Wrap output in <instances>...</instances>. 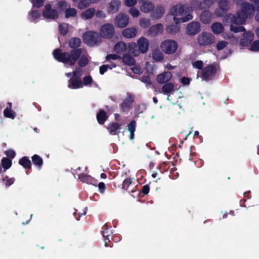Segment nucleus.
Instances as JSON below:
<instances>
[{"mask_svg":"<svg viewBox=\"0 0 259 259\" xmlns=\"http://www.w3.org/2000/svg\"><path fill=\"white\" fill-rule=\"evenodd\" d=\"M85 66H78L74 70L73 77L68 80V87L70 89H77L83 86L92 87L94 81L90 74L85 70Z\"/></svg>","mask_w":259,"mask_h":259,"instance_id":"nucleus-1","label":"nucleus"},{"mask_svg":"<svg viewBox=\"0 0 259 259\" xmlns=\"http://www.w3.org/2000/svg\"><path fill=\"white\" fill-rule=\"evenodd\" d=\"M240 8L241 10L237 11L235 15H228V19L232 23L241 25L245 22L248 16L253 14V9L248 3H242Z\"/></svg>","mask_w":259,"mask_h":259,"instance_id":"nucleus-2","label":"nucleus"},{"mask_svg":"<svg viewBox=\"0 0 259 259\" xmlns=\"http://www.w3.org/2000/svg\"><path fill=\"white\" fill-rule=\"evenodd\" d=\"M81 55V49H75L72 50L70 53H63L60 49H56L53 52V55L57 60L66 63L69 62L74 64Z\"/></svg>","mask_w":259,"mask_h":259,"instance_id":"nucleus-3","label":"nucleus"},{"mask_svg":"<svg viewBox=\"0 0 259 259\" xmlns=\"http://www.w3.org/2000/svg\"><path fill=\"white\" fill-rule=\"evenodd\" d=\"M135 42H131L128 45L131 52L135 56H138L140 53L145 54L149 49V42L147 38L144 36L140 37Z\"/></svg>","mask_w":259,"mask_h":259,"instance_id":"nucleus-4","label":"nucleus"},{"mask_svg":"<svg viewBox=\"0 0 259 259\" xmlns=\"http://www.w3.org/2000/svg\"><path fill=\"white\" fill-rule=\"evenodd\" d=\"M199 70L197 73V76H199L202 80L209 81L214 79L219 66H193Z\"/></svg>","mask_w":259,"mask_h":259,"instance_id":"nucleus-5","label":"nucleus"},{"mask_svg":"<svg viewBox=\"0 0 259 259\" xmlns=\"http://www.w3.org/2000/svg\"><path fill=\"white\" fill-rule=\"evenodd\" d=\"M193 17L190 14H188L185 17H182L180 18H177L175 17H172V19L175 24H172L171 25H168L166 28L165 31L167 33L174 34L178 32H179L180 30V28L178 25V24L181 21L183 22H187L192 19Z\"/></svg>","mask_w":259,"mask_h":259,"instance_id":"nucleus-6","label":"nucleus"},{"mask_svg":"<svg viewBox=\"0 0 259 259\" xmlns=\"http://www.w3.org/2000/svg\"><path fill=\"white\" fill-rule=\"evenodd\" d=\"M189 7L187 5H183L181 4L173 6L170 11V14L166 16L167 21L170 20L172 16L176 17V16H182L189 12Z\"/></svg>","mask_w":259,"mask_h":259,"instance_id":"nucleus-7","label":"nucleus"},{"mask_svg":"<svg viewBox=\"0 0 259 259\" xmlns=\"http://www.w3.org/2000/svg\"><path fill=\"white\" fill-rule=\"evenodd\" d=\"M82 38L85 44L90 46L96 45L101 41L99 34L95 31H89L84 33Z\"/></svg>","mask_w":259,"mask_h":259,"instance_id":"nucleus-8","label":"nucleus"},{"mask_svg":"<svg viewBox=\"0 0 259 259\" xmlns=\"http://www.w3.org/2000/svg\"><path fill=\"white\" fill-rule=\"evenodd\" d=\"M160 48L164 53L167 54H171L177 51L178 44L174 40L166 39L162 42Z\"/></svg>","mask_w":259,"mask_h":259,"instance_id":"nucleus-9","label":"nucleus"},{"mask_svg":"<svg viewBox=\"0 0 259 259\" xmlns=\"http://www.w3.org/2000/svg\"><path fill=\"white\" fill-rule=\"evenodd\" d=\"M115 32L114 26L111 23H106L102 25L100 28V35L106 39H111Z\"/></svg>","mask_w":259,"mask_h":259,"instance_id":"nucleus-10","label":"nucleus"},{"mask_svg":"<svg viewBox=\"0 0 259 259\" xmlns=\"http://www.w3.org/2000/svg\"><path fill=\"white\" fill-rule=\"evenodd\" d=\"M214 41V36L209 32H202L197 37L198 43L202 46H208L213 43Z\"/></svg>","mask_w":259,"mask_h":259,"instance_id":"nucleus-11","label":"nucleus"},{"mask_svg":"<svg viewBox=\"0 0 259 259\" xmlns=\"http://www.w3.org/2000/svg\"><path fill=\"white\" fill-rule=\"evenodd\" d=\"M128 16L123 13L118 14L115 18L114 25L116 27L124 28L128 24Z\"/></svg>","mask_w":259,"mask_h":259,"instance_id":"nucleus-12","label":"nucleus"},{"mask_svg":"<svg viewBox=\"0 0 259 259\" xmlns=\"http://www.w3.org/2000/svg\"><path fill=\"white\" fill-rule=\"evenodd\" d=\"M134 101V97L132 94H128L127 97L119 105L120 109L123 112L129 110Z\"/></svg>","mask_w":259,"mask_h":259,"instance_id":"nucleus-13","label":"nucleus"},{"mask_svg":"<svg viewBox=\"0 0 259 259\" xmlns=\"http://www.w3.org/2000/svg\"><path fill=\"white\" fill-rule=\"evenodd\" d=\"M78 180L83 183L93 185L97 186L98 181L90 175L82 172L78 175Z\"/></svg>","mask_w":259,"mask_h":259,"instance_id":"nucleus-14","label":"nucleus"},{"mask_svg":"<svg viewBox=\"0 0 259 259\" xmlns=\"http://www.w3.org/2000/svg\"><path fill=\"white\" fill-rule=\"evenodd\" d=\"M163 27L161 24L158 23L150 27L147 31V34L151 36H155L162 33Z\"/></svg>","mask_w":259,"mask_h":259,"instance_id":"nucleus-15","label":"nucleus"},{"mask_svg":"<svg viewBox=\"0 0 259 259\" xmlns=\"http://www.w3.org/2000/svg\"><path fill=\"white\" fill-rule=\"evenodd\" d=\"M51 8L50 5H46L45 10L42 13V15L47 18L56 19L58 17V13L56 10L52 9Z\"/></svg>","mask_w":259,"mask_h":259,"instance_id":"nucleus-16","label":"nucleus"},{"mask_svg":"<svg viewBox=\"0 0 259 259\" xmlns=\"http://www.w3.org/2000/svg\"><path fill=\"white\" fill-rule=\"evenodd\" d=\"M253 33L248 31L244 33L240 41V45L243 47L247 46L253 39Z\"/></svg>","mask_w":259,"mask_h":259,"instance_id":"nucleus-17","label":"nucleus"},{"mask_svg":"<svg viewBox=\"0 0 259 259\" xmlns=\"http://www.w3.org/2000/svg\"><path fill=\"white\" fill-rule=\"evenodd\" d=\"M200 31V24L197 22H192L187 27L186 33L189 35H195Z\"/></svg>","mask_w":259,"mask_h":259,"instance_id":"nucleus-18","label":"nucleus"},{"mask_svg":"<svg viewBox=\"0 0 259 259\" xmlns=\"http://www.w3.org/2000/svg\"><path fill=\"white\" fill-rule=\"evenodd\" d=\"M121 5L120 0H111L108 4L107 11L109 14H114L116 13Z\"/></svg>","mask_w":259,"mask_h":259,"instance_id":"nucleus-19","label":"nucleus"},{"mask_svg":"<svg viewBox=\"0 0 259 259\" xmlns=\"http://www.w3.org/2000/svg\"><path fill=\"white\" fill-rule=\"evenodd\" d=\"M219 9L215 11L218 16H222L230 8V4L226 0H222L219 3Z\"/></svg>","mask_w":259,"mask_h":259,"instance_id":"nucleus-20","label":"nucleus"},{"mask_svg":"<svg viewBox=\"0 0 259 259\" xmlns=\"http://www.w3.org/2000/svg\"><path fill=\"white\" fill-rule=\"evenodd\" d=\"M172 77V74L169 71H165L157 76V81L160 84L168 82Z\"/></svg>","mask_w":259,"mask_h":259,"instance_id":"nucleus-21","label":"nucleus"},{"mask_svg":"<svg viewBox=\"0 0 259 259\" xmlns=\"http://www.w3.org/2000/svg\"><path fill=\"white\" fill-rule=\"evenodd\" d=\"M121 125L116 122L110 123L107 127V130L111 135H116L120 133Z\"/></svg>","mask_w":259,"mask_h":259,"instance_id":"nucleus-22","label":"nucleus"},{"mask_svg":"<svg viewBox=\"0 0 259 259\" xmlns=\"http://www.w3.org/2000/svg\"><path fill=\"white\" fill-rule=\"evenodd\" d=\"M138 30L134 27H128L123 30L122 35L126 38H132L137 35Z\"/></svg>","mask_w":259,"mask_h":259,"instance_id":"nucleus-23","label":"nucleus"},{"mask_svg":"<svg viewBox=\"0 0 259 259\" xmlns=\"http://www.w3.org/2000/svg\"><path fill=\"white\" fill-rule=\"evenodd\" d=\"M134 179L131 178L125 179L122 182V189L128 191L129 193L135 192V190L134 188H131L134 184Z\"/></svg>","mask_w":259,"mask_h":259,"instance_id":"nucleus-24","label":"nucleus"},{"mask_svg":"<svg viewBox=\"0 0 259 259\" xmlns=\"http://www.w3.org/2000/svg\"><path fill=\"white\" fill-rule=\"evenodd\" d=\"M154 8V4L149 1H144L141 5L140 9L144 13H149L152 11Z\"/></svg>","mask_w":259,"mask_h":259,"instance_id":"nucleus-25","label":"nucleus"},{"mask_svg":"<svg viewBox=\"0 0 259 259\" xmlns=\"http://www.w3.org/2000/svg\"><path fill=\"white\" fill-rule=\"evenodd\" d=\"M95 14V9L94 8H89L81 14V18L84 20L91 19Z\"/></svg>","mask_w":259,"mask_h":259,"instance_id":"nucleus-26","label":"nucleus"},{"mask_svg":"<svg viewBox=\"0 0 259 259\" xmlns=\"http://www.w3.org/2000/svg\"><path fill=\"white\" fill-rule=\"evenodd\" d=\"M96 118L98 122L102 125L107 120L108 116L104 110L100 109L97 113Z\"/></svg>","mask_w":259,"mask_h":259,"instance_id":"nucleus-27","label":"nucleus"},{"mask_svg":"<svg viewBox=\"0 0 259 259\" xmlns=\"http://www.w3.org/2000/svg\"><path fill=\"white\" fill-rule=\"evenodd\" d=\"M212 15L208 11H204L200 15V21L204 24H208L211 22Z\"/></svg>","mask_w":259,"mask_h":259,"instance_id":"nucleus-28","label":"nucleus"},{"mask_svg":"<svg viewBox=\"0 0 259 259\" xmlns=\"http://www.w3.org/2000/svg\"><path fill=\"white\" fill-rule=\"evenodd\" d=\"M18 163L25 169H30L32 163L29 158L27 156H23L19 160Z\"/></svg>","mask_w":259,"mask_h":259,"instance_id":"nucleus-29","label":"nucleus"},{"mask_svg":"<svg viewBox=\"0 0 259 259\" xmlns=\"http://www.w3.org/2000/svg\"><path fill=\"white\" fill-rule=\"evenodd\" d=\"M164 7L158 6L151 13V17L154 19H159L164 15Z\"/></svg>","mask_w":259,"mask_h":259,"instance_id":"nucleus-30","label":"nucleus"},{"mask_svg":"<svg viewBox=\"0 0 259 259\" xmlns=\"http://www.w3.org/2000/svg\"><path fill=\"white\" fill-rule=\"evenodd\" d=\"M211 28L214 34H219L223 32L224 27L221 23L214 22L211 24Z\"/></svg>","mask_w":259,"mask_h":259,"instance_id":"nucleus-31","label":"nucleus"},{"mask_svg":"<svg viewBox=\"0 0 259 259\" xmlns=\"http://www.w3.org/2000/svg\"><path fill=\"white\" fill-rule=\"evenodd\" d=\"M33 164L40 169L43 165V160L38 155L34 154L31 157Z\"/></svg>","mask_w":259,"mask_h":259,"instance_id":"nucleus-32","label":"nucleus"},{"mask_svg":"<svg viewBox=\"0 0 259 259\" xmlns=\"http://www.w3.org/2000/svg\"><path fill=\"white\" fill-rule=\"evenodd\" d=\"M80 58L78 61L79 65H87L89 63L87 53L85 51H82L81 49V55L79 56Z\"/></svg>","mask_w":259,"mask_h":259,"instance_id":"nucleus-33","label":"nucleus"},{"mask_svg":"<svg viewBox=\"0 0 259 259\" xmlns=\"http://www.w3.org/2000/svg\"><path fill=\"white\" fill-rule=\"evenodd\" d=\"M2 167H3L4 171H6L10 168L12 164V161L8 157H3L1 160Z\"/></svg>","mask_w":259,"mask_h":259,"instance_id":"nucleus-34","label":"nucleus"},{"mask_svg":"<svg viewBox=\"0 0 259 259\" xmlns=\"http://www.w3.org/2000/svg\"><path fill=\"white\" fill-rule=\"evenodd\" d=\"M126 44L123 41H119L116 43L114 47V50L117 53L124 52L126 50Z\"/></svg>","mask_w":259,"mask_h":259,"instance_id":"nucleus-35","label":"nucleus"},{"mask_svg":"<svg viewBox=\"0 0 259 259\" xmlns=\"http://www.w3.org/2000/svg\"><path fill=\"white\" fill-rule=\"evenodd\" d=\"M122 60V62L126 65H135V60L130 54H124Z\"/></svg>","mask_w":259,"mask_h":259,"instance_id":"nucleus-36","label":"nucleus"},{"mask_svg":"<svg viewBox=\"0 0 259 259\" xmlns=\"http://www.w3.org/2000/svg\"><path fill=\"white\" fill-rule=\"evenodd\" d=\"M174 89V85L171 82L165 83L162 87L161 90L164 94L170 93Z\"/></svg>","mask_w":259,"mask_h":259,"instance_id":"nucleus-37","label":"nucleus"},{"mask_svg":"<svg viewBox=\"0 0 259 259\" xmlns=\"http://www.w3.org/2000/svg\"><path fill=\"white\" fill-rule=\"evenodd\" d=\"M139 26L143 29L148 28L151 25V20L146 18H142L139 21Z\"/></svg>","mask_w":259,"mask_h":259,"instance_id":"nucleus-38","label":"nucleus"},{"mask_svg":"<svg viewBox=\"0 0 259 259\" xmlns=\"http://www.w3.org/2000/svg\"><path fill=\"white\" fill-rule=\"evenodd\" d=\"M91 4H93L92 0H79L77 7L79 9L82 10L89 7Z\"/></svg>","mask_w":259,"mask_h":259,"instance_id":"nucleus-39","label":"nucleus"},{"mask_svg":"<svg viewBox=\"0 0 259 259\" xmlns=\"http://www.w3.org/2000/svg\"><path fill=\"white\" fill-rule=\"evenodd\" d=\"M152 58L156 61H160L163 59L162 53L159 50H155L152 54Z\"/></svg>","mask_w":259,"mask_h":259,"instance_id":"nucleus-40","label":"nucleus"},{"mask_svg":"<svg viewBox=\"0 0 259 259\" xmlns=\"http://www.w3.org/2000/svg\"><path fill=\"white\" fill-rule=\"evenodd\" d=\"M80 42L81 40L79 38L77 37L72 38L69 42V46L72 48H77L80 46Z\"/></svg>","mask_w":259,"mask_h":259,"instance_id":"nucleus-41","label":"nucleus"},{"mask_svg":"<svg viewBox=\"0 0 259 259\" xmlns=\"http://www.w3.org/2000/svg\"><path fill=\"white\" fill-rule=\"evenodd\" d=\"M4 115L6 117L14 119L16 117V113L11 109L7 107L4 111Z\"/></svg>","mask_w":259,"mask_h":259,"instance_id":"nucleus-42","label":"nucleus"},{"mask_svg":"<svg viewBox=\"0 0 259 259\" xmlns=\"http://www.w3.org/2000/svg\"><path fill=\"white\" fill-rule=\"evenodd\" d=\"M77 14V12L74 8H67L65 10V17L68 18L70 17H75Z\"/></svg>","mask_w":259,"mask_h":259,"instance_id":"nucleus-43","label":"nucleus"},{"mask_svg":"<svg viewBox=\"0 0 259 259\" xmlns=\"http://www.w3.org/2000/svg\"><path fill=\"white\" fill-rule=\"evenodd\" d=\"M213 2L212 0H204L203 2L200 4L199 8L201 9H207L213 4Z\"/></svg>","mask_w":259,"mask_h":259,"instance_id":"nucleus-44","label":"nucleus"},{"mask_svg":"<svg viewBox=\"0 0 259 259\" xmlns=\"http://www.w3.org/2000/svg\"><path fill=\"white\" fill-rule=\"evenodd\" d=\"M14 178H9L8 176H6L2 179V181L3 182H6L5 185L6 187H8L12 185L15 182Z\"/></svg>","mask_w":259,"mask_h":259,"instance_id":"nucleus-45","label":"nucleus"},{"mask_svg":"<svg viewBox=\"0 0 259 259\" xmlns=\"http://www.w3.org/2000/svg\"><path fill=\"white\" fill-rule=\"evenodd\" d=\"M68 30V25L63 23L59 25V31L62 35H65L67 33Z\"/></svg>","mask_w":259,"mask_h":259,"instance_id":"nucleus-46","label":"nucleus"},{"mask_svg":"<svg viewBox=\"0 0 259 259\" xmlns=\"http://www.w3.org/2000/svg\"><path fill=\"white\" fill-rule=\"evenodd\" d=\"M128 12L133 18L138 17L140 15V11L135 8L130 9Z\"/></svg>","mask_w":259,"mask_h":259,"instance_id":"nucleus-47","label":"nucleus"},{"mask_svg":"<svg viewBox=\"0 0 259 259\" xmlns=\"http://www.w3.org/2000/svg\"><path fill=\"white\" fill-rule=\"evenodd\" d=\"M228 43L224 40H221L218 42L216 45V48L218 50L220 51L224 49L228 45Z\"/></svg>","mask_w":259,"mask_h":259,"instance_id":"nucleus-48","label":"nucleus"},{"mask_svg":"<svg viewBox=\"0 0 259 259\" xmlns=\"http://www.w3.org/2000/svg\"><path fill=\"white\" fill-rule=\"evenodd\" d=\"M250 50L253 52H259V40L253 42L250 47Z\"/></svg>","mask_w":259,"mask_h":259,"instance_id":"nucleus-49","label":"nucleus"},{"mask_svg":"<svg viewBox=\"0 0 259 259\" xmlns=\"http://www.w3.org/2000/svg\"><path fill=\"white\" fill-rule=\"evenodd\" d=\"M251 4L250 5V6L253 9V13H254V10L257 11V12H259V0H251Z\"/></svg>","mask_w":259,"mask_h":259,"instance_id":"nucleus-50","label":"nucleus"},{"mask_svg":"<svg viewBox=\"0 0 259 259\" xmlns=\"http://www.w3.org/2000/svg\"><path fill=\"white\" fill-rule=\"evenodd\" d=\"M127 130L129 132H135L136 127V121L134 120H132L127 125Z\"/></svg>","mask_w":259,"mask_h":259,"instance_id":"nucleus-51","label":"nucleus"},{"mask_svg":"<svg viewBox=\"0 0 259 259\" xmlns=\"http://www.w3.org/2000/svg\"><path fill=\"white\" fill-rule=\"evenodd\" d=\"M140 66H134V67L130 68V69L134 74L140 75L143 72V70Z\"/></svg>","mask_w":259,"mask_h":259,"instance_id":"nucleus-52","label":"nucleus"},{"mask_svg":"<svg viewBox=\"0 0 259 259\" xmlns=\"http://www.w3.org/2000/svg\"><path fill=\"white\" fill-rule=\"evenodd\" d=\"M230 30L232 31L237 33L238 32L243 31L244 30V28L243 26H234L233 24H231Z\"/></svg>","mask_w":259,"mask_h":259,"instance_id":"nucleus-53","label":"nucleus"},{"mask_svg":"<svg viewBox=\"0 0 259 259\" xmlns=\"http://www.w3.org/2000/svg\"><path fill=\"white\" fill-rule=\"evenodd\" d=\"M5 154L10 158H14L16 156V152L12 149H8L5 152Z\"/></svg>","mask_w":259,"mask_h":259,"instance_id":"nucleus-54","label":"nucleus"},{"mask_svg":"<svg viewBox=\"0 0 259 259\" xmlns=\"http://www.w3.org/2000/svg\"><path fill=\"white\" fill-rule=\"evenodd\" d=\"M116 66H100V73L103 74L108 69H112L113 68L115 67Z\"/></svg>","mask_w":259,"mask_h":259,"instance_id":"nucleus-55","label":"nucleus"},{"mask_svg":"<svg viewBox=\"0 0 259 259\" xmlns=\"http://www.w3.org/2000/svg\"><path fill=\"white\" fill-rule=\"evenodd\" d=\"M103 229H104V231H101V233L103 237L107 235L108 234H109V236H110V234H111V231L109 230V228L108 227V225L105 224L103 226Z\"/></svg>","mask_w":259,"mask_h":259,"instance_id":"nucleus-56","label":"nucleus"},{"mask_svg":"<svg viewBox=\"0 0 259 259\" xmlns=\"http://www.w3.org/2000/svg\"><path fill=\"white\" fill-rule=\"evenodd\" d=\"M141 80L147 85L151 84L150 78L148 75H144L141 77Z\"/></svg>","mask_w":259,"mask_h":259,"instance_id":"nucleus-57","label":"nucleus"},{"mask_svg":"<svg viewBox=\"0 0 259 259\" xmlns=\"http://www.w3.org/2000/svg\"><path fill=\"white\" fill-rule=\"evenodd\" d=\"M120 57L117 55L116 54H109L106 56V59L107 60H115L118 59H120Z\"/></svg>","mask_w":259,"mask_h":259,"instance_id":"nucleus-58","label":"nucleus"},{"mask_svg":"<svg viewBox=\"0 0 259 259\" xmlns=\"http://www.w3.org/2000/svg\"><path fill=\"white\" fill-rule=\"evenodd\" d=\"M96 17L98 18L103 19L106 16L105 13L102 10H98L97 12L95 11V14Z\"/></svg>","mask_w":259,"mask_h":259,"instance_id":"nucleus-59","label":"nucleus"},{"mask_svg":"<svg viewBox=\"0 0 259 259\" xmlns=\"http://www.w3.org/2000/svg\"><path fill=\"white\" fill-rule=\"evenodd\" d=\"M137 3V0H125V5L128 7H134Z\"/></svg>","mask_w":259,"mask_h":259,"instance_id":"nucleus-60","label":"nucleus"},{"mask_svg":"<svg viewBox=\"0 0 259 259\" xmlns=\"http://www.w3.org/2000/svg\"><path fill=\"white\" fill-rule=\"evenodd\" d=\"M45 0H32L34 7L39 8L44 4Z\"/></svg>","mask_w":259,"mask_h":259,"instance_id":"nucleus-61","label":"nucleus"},{"mask_svg":"<svg viewBox=\"0 0 259 259\" xmlns=\"http://www.w3.org/2000/svg\"><path fill=\"white\" fill-rule=\"evenodd\" d=\"M40 16V13L38 11H33L30 14V17L31 19L38 18Z\"/></svg>","mask_w":259,"mask_h":259,"instance_id":"nucleus-62","label":"nucleus"},{"mask_svg":"<svg viewBox=\"0 0 259 259\" xmlns=\"http://www.w3.org/2000/svg\"><path fill=\"white\" fill-rule=\"evenodd\" d=\"M98 187L100 193H103L105 192L106 190V186L103 182H100L98 185Z\"/></svg>","mask_w":259,"mask_h":259,"instance_id":"nucleus-63","label":"nucleus"},{"mask_svg":"<svg viewBox=\"0 0 259 259\" xmlns=\"http://www.w3.org/2000/svg\"><path fill=\"white\" fill-rule=\"evenodd\" d=\"M150 190V187L148 185H145L142 187L141 192L144 195L148 194Z\"/></svg>","mask_w":259,"mask_h":259,"instance_id":"nucleus-64","label":"nucleus"}]
</instances>
